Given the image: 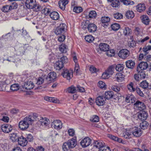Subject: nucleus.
<instances>
[{
	"label": "nucleus",
	"mask_w": 151,
	"mask_h": 151,
	"mask_svg": "<svg viewBox=\"0 0 151 151\" xmlns=\"http://www.w3.org/2000/svg\"><path fill=\"white\" fill-rule=\"evenodd\" d=\"M63 65L62 64L61 62L59 60L56 62L54 65V67L56 70H61L63 67Z\"/></svg>",
	"instance_id": "obj_30"
},
{
	"label": "nucleus",
	"mask_w": 151,
	"mask_h": 151,
	"mask_svg": "<svg viewBox=\"0 0 151 151\" xmlns=\"http://www.w3.org/2000/svg\"><path fill=\"white\" fill-rule=\"evenodd\" d=\"M111 27L113 30L117 31L120 28V26L118 24L114 23L111 25Z\"/></svg>",
	"instance_id": "obj_48"
},
{
	"label": "nucleus",
	"mask_w": 151,
	"mask_h": 151,
	"mask_svg": "<svg viewBox=\"0 0 151 151\" xmlns=\"http://www.w3.org/2000/svg\"><path fill=\"white\" fill-rule=\"evenodd\" d=\"M27 79V81L25 82L23 85H22L20 88V90L22 91H25L26 90H29L33 88L34 84L31 80Z\"/></svg>",
	"instance_id": "obj_3"
},
{
	"label": "nucleus",
	"mask_w": 151,
	"mask_h": 151,
	"mask_svg": "<svg viewBox=\"0 0 151 151\" xmlns=\"http://www.w3.org/2000/svg\"><path fill=\"white\" fill-rule=\"evenodd\" d=\"M90 121L93 122H98L99 121V118L96 115H93L91 117Z\"/></svg>",
	"instance_id": "obj_53"
},
{
	"label": "nucleus",
	"mask_w": 151,
	"mask_h": 151,
	"mask_svg": "<svg viewBox=\"0 0 151 151\" xmlns=\"http://www.w3.org/2000/svg\"><path fill=\"white\" fill-rule=\"evenodd\" d=\"M151 50V45H148L145 46L143 48V51L146 53H148V51Z\"/></svg>",
	"instance_id": "obj_64"
},
{
	"label": "nucleus",
	"mask_w": 151,
	"mask_h": 151,
	"mask_svg": "<svg viewBox=\"0 0 151 151\" xmlns=\"http://www.w3.org/2000/svg\"><path fill=\"white\" fill-rule=\"evenodd\" d=\"M1 10L4 12H8L9 10H11L10 5H7L4 6L1 9Z\"/></svg>",
	"instance_id": "obj_60"
},
{
	"label": "nucleus",
	"mask_w": 151,
	"mask_h": 151,
	"mask_svg": "<svg viewBox=\"0 0 151 151\" xmlns=\"http://www.w3.org/2000/svg\"><path fill=\"white\" fill-rule=\"evenodd\" d=\"M69 1L67 0H61L59 2L58 4L60 8L62 10L65 9L66 5L68 4Z\"/></svg>",
	"instance_id": "obj_21"
},
{
	"label": "nucleus",
	"mask_w": 151,
	"mask_h": 151,
	"mask_svg": "<svg viewBox=\"0 0 151 151\" xmlns=\"http://www.w3.org/2000/svg\"><path fill=\"white\" fill-rule=\"evenodd\" d=\"M44 99L45 100L47 101L52 102L54 103H60V101L55 98L46 96L44 97Z\"/></svg>",
	"instance_id": "obj_22"
},
{
	"label": "nucleus",
	"mask_w": 151,
	"mask_h": 151,
	"mask_svg": "<svg viewBox=\"0 0 151 151\" xmlns=\"http://www.w3.org/2000/svg\"><path fill=\"white\" fill-rule=\"evenodd\" d=\"M88 29L90 32H93L96 31L97 27L95 24L90 23Z\"/></svg>",
	"instance_id": "obj_31"
},
{
	"label": "nucleus",
	"mask_w": 151,
	"mask_h": 151,
	"mask_svg": "<svg viewBox=\"0 0 151 151\" xmlns=\"http://www.w3.org/2000/svg\"><path fill=\"white\" fill-rule=\"evenodd\" d=\"M114 70V68L112 66H110L106 71L110 76L112 75Z\"/></svg>",
	"instance_id": "obj_50"
},
{
	"label": "nucleus",
	"mask_w": 151,
	"mask_h": 151,
	"mask_svg": "<svg viewBox=\"0 0 151 151\" xmlns=\"http://www.w3.org/2000/svg\"><path fill=\"white\" fill-rule=\"evenodd\" d=\"M59 50L61 52L66 53L68 50V46L65 44L62 43L59 46Z\"/></svg>",
	"instance_id": "obj_27"
},
{
	"label": "nucleus",
	"mask_w": 151,
	"mask_h": 151,
	"mask_svg": "<svg viewBox=\"0 0 151 151\" xmlns=\"http://www.w3.org/2000/svg\"><path fill=\"white\" fill-rule=\"evenodd\" d=\"M134 31L135 34L138 36L141 35L142 33L141 29L138 27H135Z\"/></svg>",
	"instance_id": "obj_49"
},
{
	"label": "nucleus",
	"mask_w": 151,
	"mask_h": 151,
	"mask_svg": "<svg viewBox=\"0 0 151 151\" xmlns=\"http://www.w3.org/2000/svg\"><path fill=\"white\" fill-rule=\"evenodd\" d=\"M115 54V52L114 50L113 49L108 50L106 51V54L109 57H111L114 56Z\"/></svg>",
	"instance_id": "obj_57"
},
{
	"label": "nucleus",
	"mask_w": 151,
	"mask_h": 151,
	"mask_svg": "<svg viewBox=\"0 0 151 151\" xmlns=\"http://www.w3.org/2000/svg\"><path fill=\"white\" fill-rule=\"evenodd\" d=\"M142 22L146 25L148 24L150 20L148 17L146 15H143L140 17Z\"/></svg>",
	"instance_id": "obj_29"
},
{
	"label": "nucleus",
	"mask_w": 151,
	"mask_h": 151,
	"mask_svg": "<svg viewBox=\"0 0 151 151\" xmlns=\"http://www.w3.org/2000/svg\"><path fill=\"white\" fill-rule=\"evenodd\" d=\"M86 41L89 42H92L94 39V37L91 35H86L85 38Z\"/></svg>",
	"instance_id": "obj_41"
},
{
	"label": "nucleus",
	"mask_w": 151,
	"mask_h": 151,
	"mask_svg": "<svg viewBox=\"0 0 151 151\" xmlns=\"http://www.w3.org/2000/svg\"><path fill=\"white\" fill-rule=\"evenodd\" d=\"M99 47L101 50L106 51L109 50V46L106 43H101L99 45Z\"/></svg>",
	"instance_id": "obj_26"
},
{
	"label": "nucleus",
	"mask_w": 151,
	"mask_h": 151,
	"mask_svg": "<svg viewBox=\"0 0 151 151\" xmlns=\"http://www.w3.org/2000/svg\"><path fill=\"white\" fill-rule=\"evenodd\" d=\"M123 136L126 139H129L132 136L131 133L129 131L127 130L123 132Z\"/></svg>",
	"instance_id": "obj_39"
},
{
	"label": "nucleus",
	"mask_w": 151,
	"mask_h": 151,
	"mask_svg": "<svg viewBox=\"0 0 151 151\" xmlns=\"http://www.w3.org/2000/svg\"><path fill=\"white\" fill-rule=\"evenodd\" d=\"M18 143L20 146L24 147L27 145V141L26 138L21 136L18 138Z\"/></svg>",
	"instance_id": "obj_17"
},
{
	"label": "nucleus",
	"mask_w": 151,
	"mask_h": 151,
	"mask_svg": "<svg viewBox=\"0 0 151 151\" xmlns=\"http://www.w3.org/2000/svg\"><path fill=\"white\" fill-rule=\"evenodd\" d=\"M62 148L64 151H67L70 148L69 146V144L67 142L63 143L62 146Z\"/></svg>",
	"instance_id": "obj_55"
},
{
	"label": "nucleus",
	"mask_w": 151,
	"mask_h": 151,
	"mask_svg": "<svg viewBox=\"0 0 151 151\" xmlns=\"http://www.w3.org/2000/svg\"><path fill=\"white\" fill-rule=\"evenodd\" d=\"M14 76L11 73L8 76H2L1 77L0 83L1 85H8L14 82Z\"/></svg>",
	"instance_id": "obj_2"
},
{
	"label": "nucleus",
	"mask_w": 151,
	"mask_h": 151,
	"mask_svg": "<svg viewBox=\"0 0 151 151\" xmlns=\"http://www.w3.org/2000/svg\"><path fill=\"white\" fill-rule=\"evenodd\" d=\"M131 31L130 29L128 27H126L123 29V33L125 35H128L131 34Z\"/></svg>",
	"instance_id": "obj_46"
},
{
	"label": "nucleus",
	"mask_w": 151,
	"mask_h": 151,
	"mask_svg": "<svg viewBox=\"0 0 151 151\" xmlns=\"http://www.w3.org/2000/svg\"><path fill=\"white\" fill-rule=\"evenodd\" d=\"M91 143V139L87 137L82 139L80 142V144L83 147H85L89 146Z\"/></svg>",
	"instance_id": "obj_7"
},
{
	"label": "nucleus",
	"mask_w": 151,
	"mask_h": 151,
	"mask_svg": "<svg viewBox=\"0 0 151 151\" xmlns=\"http://www.w3.org/2000/svg\"><path fill=\"white\" fill-rule=\"evenodd\" d=\"M21 87L19 86V85L17 84H14L12 85L10 87V89L12 91H16L20 89V88Z\"/></svg>",
	"instance_id": "obj_40"
},
{
	"label": "nucleus",
	"mask_w": 151,
	"mask_h": 151,
	"mask_svg": "<svg viewBox=\"0 0 151 151\" xmlns=\"http://www.w3.org/2000/svg\"><path fill=\"white\" fill-rule=\"evenodd\" d=\"M126 17L129 19H132L134 16V12L131 10L127 11L126 13Z\"/></svg>",
	"instance_id": "obj_34"
},
{
	"label": "nucleus",
	"mask_w": 151,
	"mask_h": 151,
	"mask_svg": "<svg viewBox=\"0 0 151 151\" xmlns=\"http://www.w3.org/2000/svg\"><path fill=\"white\" fill-rule=\"evenodd\" d=\"M106 145L105 143L102 140H95L93 143V146L99 149H102Z\"/></svg>",
	"instance_id": "obj_11"
},
{
	"label": "nucleus",
	"mask_w": 151,
	"mask_h": 151,
	"mask_svg": "<svg viewBox=\"0 0 151 151\" xmlns=\"http://www.w3.org/2000/svg\"><path fill=\"white\" fill-rule=\"evenodd\" d=\"M50 16L51 19L55 20L58 19L60 17L59 14L55 11H53L50 12Z\"/></svg>",
	"instance_id": "obj_24"
},
{
	"label": "nucleus",
	"mask_w": 151,
	"mask_h": 151,
	"mask_svg": "<svg viewBox=\"0 0 151 151\" xmlns=\"http://www.w3.org/2000/svg\"><path fill=\"white\" fill-rule=\"evenodd\" d=\"M52 127L57 130L61 129L62 127V124L61 121L58 120L54 121L51 124Z\"/></svg>",
	"instance_id": "obj_9"
},
{
	"label": "nucleus",
	"mask_w": 151,
	"mask_h": 151,
	"mask_svg": "<svg viewBox=\"0 0 151 151\" xmlns=\"http://www.w3.org/2000/svg\"><path fill=\"white\" fill-rule=\"evenodd\" d=\"M34 120L32 119V116H29L25 117L23 120L20 121L19 124V127L22 130L27 129L29 124H32Z\"/></svg>",
	"instance_id": "obj_1"
},
{
	"label": "nucleus",
	"mask_w": 151,
	"mask_h": 151,
	"mask_svg": "<svg viewBox=\"0 0 151 151\" xmlns=\"http://www.w3.org/2000/svg\"><path fill=\"white\" fill-rule=\"evenodd\" d=\"M141 87L144 88H147L148 86V83L146 81H144L140 83Z\"/></svg>",
	"instance_id": "obj_63"
},
{
	"label": "nucleus",
	"mask_w": 151,
	"mask_h": 151,
	"mask_svg": "<svg viewBox=\"0 0 151 151\" xmlns=\"http://www.w3.org/2000/svg\"><path fill=\"white\" fill-rule=\"evenodd\" d=\"M148 66L147 63L145 62H141L138 65L137 67V71L139 73L141 70H146Z\"/></svg>",
	"instance_id": "obj_12"
},
{
	"label": "nucleus",
	"mask_w": 151,
	"mask_h": 151,
	"mask_svg": "<svg viewBox=\"0 0 151 151\" xmlns=\"http://www.w3.org/2000/svg\"><path fill=\"white\" fill-rule=\"evenodd\" d=\"M62 75L67 80H70L73 77V71L68 69L65 70L62 73Z\"/></svg>",
	"instance_id": "obj_5"
},
{
	"label": "nucleus",
	"mask_w": 151,
	"mask_h": 151,
	"mask_svg": "<svg viewBox=\"0 0 151 151\" xmlns=\"http://www.w3.org/2000/svg\"><path fill=\"white\" fill-rule=\"evenodd\" d=\"M90 24V23L89 21H84L82 23L81 25V27L84 29H85L87 28L88 29Z\"/></svg>",
	"instance_id": "obj_36"
},
{
	"label": "nucleus",
	"mask_w": 151,
	"mask_h": 151,
	"mask_svg": "<svg viewBox=\"0 0 151 151\" xmlns=\"http://www.w3.org/2000/svg\"><path fill=\"white\" fill-rule=\"evenodd\" d=\"M57 78L56 73L52 72L50 73L47 77V79L49 81H52L54 80Z\"/></svg>",
	"instance_id": "obj_20"
},
{
	"label": "nucleus",
	"mask_w": 151,
	"mask_h": 151,
	"mask_svg": "<svg viewBox=\"0 0 151 151\" xmlns=\"http://www.w3.org/2000/svg\"><path fill=\"white\" fill-rule=\"evenodd\" d=\"M36 3L35 0H27L25 3L27 8L32 9L34 8Z\"/></svg>",
	"instance_id": "obj_15"
},
{
	"label": "nucleus",
	"mask_w": 151,
	"mask_h": 151,
	"mask_svg": "<svg viewBox=\"0 0 151 151\" xmlns=\"http://www.w3.org/2000/svg\"><path fill=\"white\" fill-rule=\"evenodd\" d=\"M134 84L132 82H130L127 85L128 89L131 92H133L135 90V89L133 87Z\"/></svg>",
	"instance_id": "obj_47"
},
{
	"label": "nucleus",
	"mask_w": 151,
	"mask_h": 151,
	"mask_svg": "<svg viewBox=\"0 0 151 151\" xmlns=\"http://www.w3.org/2000/svg\"><path fill=\"white\" fill-rule=\"evenodd\" d=\"M126 66L128 68L132 69L135 65L134 62L132 60H128L126 62Z\"/></svg>",
	"instance_id": "obj_33"
},
{
	"label": "nucleus",
	"mask_w": 151,
	"mask_h": 151,
	"mask_svg": "<svg viewBox=\"0 0 151 151\" xmlns=\"http://www.w3.org/2000/svg\"><path fill=\"white\" fill-rule=\"evenodd\" d=\"M132 133L134 136L139 137L142 135V131L140 128L135 127L133 128Z\"/></svg>",
	"instance_id": "obj_14"
},
{
	"label": "nucleus",
	"mask_w": 151,
	"mask_h": 151,
	"mask_svg": "<svg viewBox=\"0 0 151 151\" xmlns=\"http://www.w3.org/2000/svg\"><path fill=\"white\" fill-rule=\"evenodd\" d=\"M73 11L75 13H78L83 11V9L81 6H76L74 7Z\"/></svg>",
	"instance_id": "obj_52"
},
{
	"label": "nucleus",
	"mask_w": 151,
	"mask_h": 151,
	"mask_svg": "<svg viewBox=\"0 0 151 151\" xmlns=\"http://www.w3.org/2000/svg\"><path fill=\"white\" fill-rule=\"evenodd\" d=\"M148 125V123L147 122L144 121L140 124V127L141 129H145L147 128Z\"/></svg>",
	"instance_id": "obj_45"
},
{
	"label": "nucleus",
	"mask_w": 151,
	"mask_h": 151,
	"mask_svg": "<svg viewBox=\"0 0 151 151\" xmlns=\"http://www.w3.org/2000/svg\"><path fill=\"white\" fill-rule=\"evenodd\" d=\"M125 150L126 151H149L147 149H145L144 150H142L141 149L138 148H134L131 150L129 149L128 148H126Z\"/></svg>",
	"instance_id": "obj_62"
},
{
	"label": "nucleus",
	"mask_w": 151,
	"mask_h": 151,
	"mask_svg": "<svg viewBox=\"0 0 151 151\" xmlns=\"http://www.w3.org/2000/svg\"><path fill=\"white\" fill-rule=\"evenodd\" d=\"M134 105L135 108L141 111L145 108L144 103L139 101H137Z\"/></svg>",
	"instance_id": "obj_10"
},
{
	"label": "nucleus",
	"mask_w": 151,
	"mask_h": 151,
	"mask_svg": "<svg viewBox=\"0 0 151 151\" xmlns=\"http://www.w3.org/2000/svg\"><path fill=\"white\" fill-rule=\"evenodd\" d=\"M135 99V98L133 95L129 94L126 96L125 99V101L128 103L133 104L134 103Z\"/></svg>",
	"instance_id": "obj_18"
},
{
	"label": "nucleus",
	"mask_w": 151,
	"mask_h": 151,
	"mask_svg": "<svg viewBox=\"0 0 151 151\" xmlns=\"http://www.w3.org/2000/svg\"><path fill=\"white\" fill-rule=\"evenodd\" d=\"M88 16L89 18L94 19L97 17V14L95 11L92 10L89 12Z\"/></svg>",
	"instance_id": "obj_37"
},
{
	"label": "nucleus",
	"mask_w": 151,
	"mask_h": 151,
	"mask_svg": "<svg viewBox=\"0 0 151 151\" xmlns=\"http://www.w3.org/2000/svg\"><path fill=\"white\" fill-rule=\"evenodd\" d=\"M123 16L122 14L118 12H116L114 14V18L116 19H122Z\"/></svg>",
	"instance_id": "obj_59"
},
{
	"label": "nucleus",
	"mask_w": 151,
	"mask_h": 151,
	"mask_svg": "<svg viewBox=\"0 0 151 151\" xmlns=\"http://www.w3.org/2000/svg\"><path fill=\"white\" fill-rule=\"evenodd\" d=\"M147 113L145 111H141L138 113V117L141 120H145L147 118Z\"/></svg>",
	"instance_id": "obj_16"
},
{
	"label": "nucleus",
	"mask_w": 151,
	"mask_h": 151,
	"mask_svg": "<svg viewBox=\"0 0 151 151\" xmlns=\"http://www.w3.org/2000/svg\"><path fill=\"white\" fill-rule=\"evenodd\" d=\"M124 68V65L121 64H117L116 67V71L120 72L122 71Z\"/></svg>",
	"instance_id": "obj_43"
},
{
	"label": "nucleus",
	"mask_w": 151,
	"mask_h": 151,
	"mask_svg": "<svg viewBox=\"0 0 151 151\" xmlns=\"http://www.w3.org/2000/svg\"><path fill=\"white\" fill-rule=\"evenodd\" d=\"M39 121L41 125L45 127L47 126L50 123L49 119L46 117L41 118L40 119Z\"/></svg>",
	"instance_id": "obj_19"
},
{
	"label": "nucleus",
	"mask_w": 151,
	"mask_h": 151,
	"mask_svg": "<svg viewBox=\"0 0 151 151\" xmlns=\"http://www.w3.org/2000/svg\"><path fill=\"white\" fill-rule=\"evenodd\" d=\"M1 129L3 132L6 133H9L13 129L12 125L8 124H4L1 125Z\"/></svg>",
	"instance_id": "obj_8"
},
{
	"label": "nucleus",
	"mask_w": 151,
	"mask_h": 151,
	"mask_svg": "<svg viewBox=\"0 0 151 151\" xmlns=\"http://www.w3.org/2000/svg\"><path fill=\"white\" fill-rule=\"evenodd\" d=\"M110 19L107 16H104L102 17L101 19V22L104 24V26H107L108 24V23L110 21Z\"/></svg>",
	"instance_id": "obj_25"
},
{
	"label": "nucleus",
	"mask_w": 151,
	"mask_h": 151,
	"mask_svg": "<svg viewBox=\"0 0 151 151\" xmlns=\"http://www.w3.org/2000/svg\"><path fill=\"white\" fill-rule=\"evenodd\" d=\"M115 78L118 82H122L124 80V76L121 73H118L116 74Z\"/></svg>",
	"instance_id": "obj_32"
},
{
	"label": "nucleus",
	"mask_w": 151,
	"mask_h": 151,
	"mask_svg": "<svg viewBox=\"0 0 151 151\" xmlns=\"http://www.w3.org/2000/svg\"><path fill=\"white\" fill-rule=\"evenodd\" d=\"M51 9L49 6H47L46 7L44 8L42 10V12L45 15H48L50 12Z\"/></svg>",
	"instance_id": "obj_42"
},
{
	"label": "nucleus",
	"mask_w": 151,
	"mask_h": 151,
	"mask_svg": "<svg viewBox=\"0 0 151 151\" xmlns=\"http://www.w3.org/2000/svg\"><path fill=\"white\" fill-rule=\"evenodd\" d=\"M121 2L123 3V4L127 5H132L134 4V2L131 0H120Z\"/></svg>",
	"instance_id": "obj_51"
},
{
	"label": "nucleus",
	"mask_w": 151,
	"mask_h": 151,
	"mask_svg": "<svg viewBox=\"0 0 151 151\" xmlns=\"http://www.w3.org/2000/svg\"><path fill=\"white\" fill-rule=\"evenodd\" d=\"M10 137L11 139L13 142L16 141L19 138L17 136V134L16 133H13L10 134Z\"/></svg>",
	"instance_id": "obj_58"
},
{
	"label": "nucleus",
	"mask_w": 151,
	"mask_h": 151,
	"mask_svg": "<svg viewBox=\"0 0 151 151\" xmlns=\"http://www.w3.org/2000/svg\"><path fill=\"white\" fill-rule=\"evenodd\" d=\"M68 143L69 144V145L70 148H73L77 144L76 140L72 138L67 141Z\"/></svg>",
	"instance_id": "obj_28"
},
{
	"label": "nucleus",
	"mask_w": 151,
	"mask_h": 151,
	"mask_svg": "<svg viewBox=\"0 0 151 151\" xmlns=\"http://www.w3.org/2000/svg\"><path fill=\"white\" fill-rule=\"evenodd\" d=\"M77 91V88L73 86L68 87L67 89V91L68 93H73Z\"/></svg>",
	"instance_id": "obj_38"
},
{
	"label": "nucleus",
	"mask_w": 151,
	"mask_h": 151,
	"mask_svg": "<svg viewBox=\"0 0 151 151\" xmlns=\"http://www.w3.org/2000/svg\"><path fill=\"white\" fill-rule=\"evenodd\" d=\"M67 26L64 23L61 24L59 26L57 27L55 31V33L56 35L63 34L65 32Z\"/></svg>",
	"instance_id": "obj_4"
},
{
	"label": "nucleus",
	"mask_w": 151,
	"mask_h": 151,
	"mask_svg": "<svg viewBox=\"0 0 151 151\" xmlns=\"http://www.w3.org/2000/svg\"><path fill=\"white\" fill-rule=\"evenodd\" d=\"M129 51L126 49H123L121 50L119 52L118 55L121 58L126 59L129 56Z\"/></svg>",
	"instance_id": "obj_6"
},
{
	"label": "nucleus",
	"mask_w": 151,
	"mask_h": 151,
	"mask_svg": "<svg viewBox=\"0 0 151 151\" xmlns=\"http://www.w3.org/2000/svg\"><path fill=\"white\" fill-rule=\"evenodd\" d=\"M120 4V2L118 0H113L111 4V6L114 7H117Z\"/></svg>",
	"instance_id": "obj_54"
},
{
	"label": "nucleus",
	"mask_w": 151,
	"mask_h": 151,
	"mask_svg": "<svg viewBox=\"0 0 151 151\" xmlns=\"http://www.w3.org/2000/svg\"><path fill=\"white\" fill-rule=\"evenodd\" d=\"M106 100L105 98L103 96H100L96 99V103L99 106H102L105 103Z\"/></svg>",
	"instance_id": "obj_13"
},
{
	"label": "nucleus",
	"mask_w": 151,
	"mask_h": 151,
	"mask_svg": "<svg viewBox=\"0 0 151 151\" xmlns=\"http://www.w3.org/2000/svg\"><path fill=\"white\" fill-rule=\"evenodd\" d=\"M28 45H25L24 47H20L18 50L19 52H20V55H23L25 49H27L26 47H28Z\"/></svg>",
	"instance_id": "obj_44"
},
{
	"label": "nucleus",
	"mask_w": 151,
	"mask_h": 151,
	"mask_svg": "<svg viewBox=\"0 0 151 151\" xmlns=\"http://www.w3.org/2000/svg\"><path fill=\"white\" fill-rule=\"evenodd\" d=\"M98 86L101 88L105 89L106 88V85L105 83L101 81H99V82Z\"/></svg>",
	"instance_id": "obj_61"
},
{
	"label": "nucleus",
	"mask_w": 151,
	"mask_h": 151,
	"mask_svg": "<svg viewBox=\"0 0 151 151\" xmlns=\"http://www.w3.org/2000/svg\"><path fill=\"white\" fill-rule=\"evenodd\" d=\"M7 61L9 62H15L16 61L15 58L14 56L11 57L10 56L7 58V59H3V63L4 61Z\"/></svg>",
	"instance_id": "obj_56"
},
{
	"label": "nucleus",
	"mask_w": 151,
	"mask_h": 151,
	"mask_svg": "<svg viewBox=\"0 0 151 151\" xmlns=\"http://www.w3.org/2000/svg\"><path fill=\"white\" fill-rule=\"evenodd\" d=\"M137 11L139 12H142L144 11L146 9L145 4H139L136 6Z\"/></svg>",
	"instance_id": "obj_23"
},
{
	"label": "nucleus",
	"mask_w": 151,
	"mask_h": 151,
	"mask_svg": "<svg viewBox=\"0 0 151 151\" xmlns=\"http://www.w3.org/2000/svg\"><path fill=\"white\" fill-rule=\"evenodd\" d=\"M113 92L111 91L106 92L105 93L104 96L105 99H109L112 98L113 96Z\"/></svg>",
	"instance_id": "obj_35"
}]
</instances>
